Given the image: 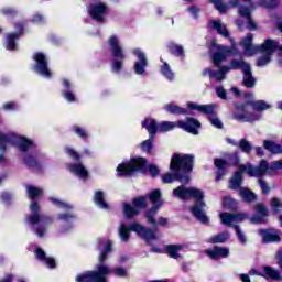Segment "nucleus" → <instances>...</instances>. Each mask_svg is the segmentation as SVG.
<instances>
[{
  "mask_svg": "<svg viewBox=\"0 0 282 282\" xmlns=\"http://www.w3.org/2000/svg\"><path fill=\"white\" fill-rule=\"evenodd\" d=\"M263 147L271 153H282V144L274 142V140H263Z\"/></svg>",
  "mask_w": 282,
  "mask_h": 282,
  "instance_id": "obj_37",
  "label": "nucleus"
},
{
  "mask_svg": "<svg viewBox=\"0 0 282 282\" xmlns=\"http://www.w3.org/2000/svg\"><path fill=\"white\" fill-rule=\"evenodd\" d=\"M109 11V7L105 2H97L89 4L88 13L93 20H96V22L104 23L106 18V13Z\"/></svg>",
  "mask_w": 282,
  "mask_h": 282,
  "instance_id": "obj_14",
  "label": "nucleus"
},
{
  "mask_svg": "<svg viewBox=\"0 0 282 282\" xmlns=\"http://www.w3.org/2000/svg\"><path fill=\"white\" fill-rule=\"evenodd\" d=\"M32 59L34 62L32 69L37 75H42L45 79H52L53 73L50 68V62L47 55L43 52L33 53Z\"/></svg>",
  "mask_w": 282,
  "mask_h": 282,
  "instance_id": "obj_10",
  "label": "nucleus"
},
{
  "mask_svg": "<svg viewBox=\"0 0 282 282\" xmlns=\"http://www.w3.org/2000/svg\"><path fill=\"white\" fill-rule=\"evenodd\" d=\"M254 210H256V212L260 215V217H262V218H263V217H268V215H269V210H268L265 204H262V203L256 204Z\"/></svg>",
  "mask_w": 282,
  "mask_h": 282,
  "instance_id": "obj_53",
  "label": "nucleus"
},
{
  "mask_svg": "<svg viewBox=\"0 0 282 282\" xmlns=\"http://www.w3.org/2000/svg\"><path fill=\"white\" fill-rule=\"evenodd\" d=\"M239 195L243 202H247L248 204H252V202H256L258 199V195L253 193L250 188H247L245 186H240L239 188Z\"/></svg>",
  "mask_w": 282,
  "mask_h": 282,
  "instance_id": "obj_32",
  "label": "nucleus"
},
{
  "mask_svg": "<svg viewBox=\"0 0 282 282\" xmlns=\"http://www.w3.org/2000/svg\"><path fill=\"white\" fill-rule=\"evenodd\" d=\"M18 44H17V34L14 33H9L7 36V50L8 51H17Z\"/></svg>",
  "mask_w": 282,
  "mask_h": 282,
  "instance_id": "obj_45",
  "label": "nucleus"
},
{
  "mask_svg": "<svg viewBox=\"0 0 282 282\" xmlns=\"http://www.w3.org/2000/svg\"><path fill=\"white\" fill-rule=\"evenodd\" d=\"M238 112L234 113L235 120H239V122H256V120H260V115H256V112H246L247 104H237L235 106Z\"/></svg>",
  "mask_w": 282,
  "mask_h": 282,
  "instance_id": "obj_13",
  "label": "nucleus"
},
{
  "mask_svg": "<svg viewBox=\"0 0 282 282\" xmlns=\"http://www.w3.org/2000/svg\"><path fill=\"white\" fill-rule=\"evenodd\" d=\"M256 48H258L257 53H264V55L258 57L257 66H267L268 64H270L273 53L278 51L279 42L272 40L271 37H268L262 44L256 46Z\"/></svg>",
  "mask_w": 282,
  "mask_h": 282,
  "instance_id": "obj_9",
  "label": "nucleus"
},
{
  "mask_svg": "<svg viewBox=\"0 0 282 282\" xmlns=\"http://www.w3.org/2000/svg\"><path fill=\"white\" fill-rule=\"evenodd\" d=\"M69 169L75 173V175H78V177H82L83 180H86L89 175L87 169L82 164V162L78 164H70Z\"/></svg>",
  "mask_w": 282,
  "mask_h": 282,
  "instance_id": "obj_36",
  "label": "nucleus"
},
{
  "mask_svg": "<svg viewBox=\"0 0 282 282\" xmlns=\"http://www.w3.org/2000/svg\"><path fill=\"white\" fill-rule=\"evenodd\" d=\"M167 52L175 57H185V48L182 44L175 42H169Z\"/></svg>",
  "mask_w": 282,
  "mask_h": 282,
  "instance_id": "obj_34",
  "label": "nucleus"
},
{
  "mask_svg": "<svg viewBox=\"0 0 282 282\" xmlns=\"http://www.w3.org/2000/svg\"><path fill=\"white\" fill-rule=\"evenodd\" d=\"M205 254L212 261H219V259H227L230 254L229 247L214 246L212 249H205Z\"/></svg>",
  "mask_w": 282,
  "mask_h": 282,
  "instance_id": "obj_17",
  "label": "nucleus"
},
{
  "mask_svg": "<svg viewBox=\"0 0 282 282\" xmlns=\"http://www.w3.org/2000/svg\"><path fill=\"white\" fill-rule=\"evenodd\" d=\"M234 229L236 231L237 238L240 241V243H242V246H246L248 240H247L246 235H243L240 226H234Z\"/></svg>",
  "mask_w": 282,
  "mask_h": 282,
  "instance_id": "obj_54",
  "label": "nucleus"
},
{
  "mask_svg": "<svg viewBox=\"0 0 282 282\" xmlns=\"http://www.w3.org/2000/svg\"><path fill=\"white\" fill-rule=\"evenodd\" d=\"M176 124L181 129H184V131L193 133L194 135L199 133V128L202 127V122L194 119V117H187L186 121H177Z\"/></svg>",
  "mask_w": 282,
  "mask_h": 282,
  "instance_id": "obj_19",
  "label": "nucleus"
},
{
  "mask_svg": "<svg viewBox=\"0 0 282 282\" xmlns=\"http://www.w3.org/2000/svg\"><path fill=\"white\" fill-rule=\"evenodd\" d=\"M270 164L268 160H260L258 166H253V164H248V173L250 177L258 176L259 180L265 175L267 171H269Z\"/></svg>",
  "mask_w": 282,
  "mask_h": 282,
  "instance_id": "obj_20",
  "label": "nucleus"
},
{
  "mask_svg": "<svg viewBox=\"0 0 282 282\" xmlns=\"http://www.w3.org/2000/svg\"><path fill=\"white\" fill-rule=\"evenodd\" d=\"M187 108L189 109H197V111H202V113H208L209 115V122L217 127L218 129H223L224 122L216 117L215 106L214 104H209L206 106H198V104L189 102L187 104Z\"/></svg>",
  "mask_w": 282,
  "mask_h": 282,
  "instance_id": "obj_11",
  "label": "nucleus"
},
{
  "mask_svg": "<svg viewBox=\"0 0 282 282\" xmlns=\"http://www.w3.org/2000/svg\"><path fill=\"white\" fill-rule=\"evenodd\" d=\"M259 185H260V188H261L263 195H269L271 193V187L265 182V180L260 178L259 180Z\"/></svg>",
  "mask_w": 282,
  "mask_h": 282,
  "instance_id": "obj_57",
  "label": "nucleus"
},
{
  "mask_svg": "<svg viewBox=\"0 0 282 282\" xmlns=\"http://www.w3.org/2000/svg\"><path fill=\"white\" fill-rule=\"evenodd\" d=\"M26 193L28 197L31 199L30 210L31 215L26 217L28 224L31 226H36L39 224H53L52 217H47L45 215H41V206L39 202H36L37 197H42L43 191L39 188V186H34L33 184H26Z\"/></svg>",
  "mask_w": 282,
  "mask_h": 282,
  "instance_id": "obj_4",
  "label": "nucleus"
},
{
  "mask_svg": "<svg viewBox=\"0 0 282 282\" xmlns=\"http://www.w3.org/2000/svg\"><path fill=\"white\" fill-rule=\"evenodd\" d=\"M248 29L250 31H256L258 29V24L252 18V12L250 8H249V17H248Z\"/></svg>",
  "mask_w": 282,
  "mask_h": 282,
  "instance_id": "obj_58",
  "label": "nucleus"
},
{
  "mask_svg": "<svg viewBox=\"0 0 282 282\" xmlns=\"http://www.w3.org/2000/svg\"><path fill=\"white\" fill-rule=\"evenodd\" d=\"M240 44L247 57H253V55H257L259 48L253 45V33H247V35L242 37Z\"/></svg>",
  "mask_w": 282,
  "mask_h": 282,
  "instance_id": "obj_21",
  "label": "nucleus"
},
{
  "mask_svg": "<svg viewBox=\"0 0 282 282\" xmlns=\"http://www.w3.org/2000/svg\"><path fill=\"white\" fill-rule=\"evenodd\" d=\"M161 73L170 82H173V79L175 78V74L173 73V70H171V66L167 62H163L161 66Z\"/></svg>",
  "mask_w": 282,
  "mask_h": 282,
  "instance_id": "obj_42",
  "label": "nucleus"
},
{
  "mask_svg": "<svg viewBox=\"0 0 282 282\" xmlns=\"http://www.w3.org/2000/svg\"><path fill=\"white\" fill-rule=\"evenodd\" d=\"M229 70H232L230 68V62L228 66H221L219 70H213V68H205L203 70V77H207L209 75V79H216L217 82H223L226 77V73H229Z\"/></svg>",
  "mask_w": 282,
  "mask_h": 282,
  "instance_id": "obj_23",
  "label": "nucleus"
},
{
  "mask_svg": "<svg viewBox=\"0 0 282 282\" xmlns=\"http://www.w3.org/2000/svg\"><path fill=\"white\" fill-rule=\"evenodd\" d=\"M148 197L150 203L152 204V208L144 209V217L148 221V224H152L153 226H156L158 221L155 219V215H158L160 208L163 206L164 202L162 199V193L160 188H154L150 193H148Z\"/></svg>",
  "mask_w": 282,
  "mask_h": 282,
  "instance_id": "obj_8",
  "label": "nucleus"
},
{
  "mask_svg": "<svg viewBox=\"0 0 282 282\" xmlns=\"http://www.w3.org/2000/svg\"><path fill=\"white\" fill-rule=\"evenodd\" d=\"M271 208H273L274 213H278L279 208H282V203L280 202L279 197H272Z\"/></svg>",
  "mask_w": 282,
  "mask_h": 282,
  "instance_id": "obj_62",
  "label": "nucleus"
},
{
  "mask_svg": "<svg viewBox=\"0 0 282 282\" xmlns=\"http://www.w3.org/2000/svg\"><path fill=\"white\" fill-rule=\"evenodd\" d=\"M243 67H245V59H230V68L231 70H242L243 73Z\"/></svg>",
  "mask_w": 282,
  "mask_h": 282,
  "instance_id": "obj_49",
  "label": "nucleus"
},
{
  "mask_svg": "<svg viewBox=\"0 0 282 282\" xmlns=\"http://www.w3.org/2000/svg\"><path fill=\"white\" fill-rule=\"evenodd\" d=\"M164 109L169 111V113H175V116H182V113H188L187 108H181V106H176L175 104H167L164 106Z\"/></svg>",
  "mask_w": 282,
  "mask_h": 282,
  "instance_id": "obj_40",
  "label": "nucleus"
},
{
  "mask_svg": "<svg viewBox=\"0 0 282 282\" xmlns=\"http://www.w3.org/2000/svg\"><path fill=\"white\" fill-rule=\"evenodd\" d=\"M113 250L112 241H107L104 249L99 253V264H96L95 269L84 271L76 275V282H109L108 275L111 273L109 264H105L109 254Z\"/></svg>",
  "mask_w": 282,
  "mask_h": 282,
  "instance_id": "obj_2",
  "label": "nucleus"
},
{
  "mask_svg": "<svg viewBox=\"0 0 282 282\" xmlns=\"http://www.w3.org/2000/svg\"><path fill=\"white\" fill-rule=\"evenodd\" d=\"M243 173H247L248 175H250L249 165L247 166L246 164H241L239 162L238 171H235L232 177L230 178V184H231L230 188L236 191L237 188L241 187V184L243 182Z\"/></svg>",
  "mask_w": 282,
  "mask_h": 282,
  "instance_id": "obj_16",
  "label": "nucleus"
},
{
  "mask_svg": "<svg viewBox=\"0 0 282 282\" xmlns=\"http://www.w3.org/2000/svg\"><path fill=\"white\" fill-rule=\"evenodd\" d=\"M212 29H215L219 35H224V37H230V33L226 26V24H221L220 20H213Z\"/></svg>",
  "mask_w": 282,
  "mask_h": 282,
  "instance_id": "obj_38",
  "label": "nucleus"
},
{
  "mask_svg": "<svg viewBox=\"0 0 282 282\" xmlns=\"http://www.w3.org/2000/svg\"><path fill=\"white\" fill-rule=\"evenodd\" d=\"M214 164L217 167L216 180H223L224 175L227 173L226 166L229 164L228 160H225L224 158H215Z\"/></svg>",
  "mask_w": 282,
  "mask_h": 282,
  "instance_id": "obj_29",
  "label": "nucleus"
},
{
  "mask_svg": "<svg viewBox=\"0 0 282 282\" xmlns=\"http://www.w3.org/2000/svg\"><path fill=\"white\" fill-rule=\"evenodd\" d=\"M243 79H242V85L245 88H254L257 84L256 77H253L251 64L248 62L243 61Z\"/></svg>",
  "mask_w": 282,
  "mask_h": 282,
  "instance_id": "obj_24",
  "label": "nucleus"
},
{
  "mask_svg": "<svg viewBox=\"0 0 282 282\" xmlns=\"http://www.w3.org/2000/svg\"><path fill=\"white\" fill-rule=\"evenodd\" d=\"M108 44L110 46V55L113 58L111 62V69L113 73H120L123 68L126 51L123 46H121L120 40L117 35H110Z\"/></svg>",
  "mask_w": 282,
  "mask_h": 282,
  "instance_id": "obj_6",
  "label": "nucleus"
},
{
  "mask_svg": "<svg viewBox=\"0 0 282 282\" xmlns=\"http://www.w3.org/2000/svg\"><path fill=\"white\" fill-rule=\"evenodd\" d=\"M63 86L64 90H62V97H64L68 104H74L76 101V95L69 79H63Z\"/></svg>",
  "mask_w": 282,
  "mask_h": 282,
  "instance_id": "obj_28",
  "label": "nucleus"
},
{
  "mask_svg": "<svg viewBox=\"0 0 282 282\" xmlns=\"http://www.w3.org/2000/svg\"><path fill=\"white\" fill-rule=\"evenodd\" d=\"M23 162L28 166V169H33L34 171H43L42 162H40L39 158H36V155H33L32 153H26L23 156Z\"/></svg>",
  "mask_w": 282,
  "mask_h": 282,
  "instance_id": "obj_27",
  "label": "nucleus"
},
{
  "mask_svg": "<svg viewBox=\"0 0 282 282\" xmlns=\"http://www.w3.org/2000/svg\"><path fill=\"white\" fill-rule=\"evenodd\" d=\"M1 122L2 121L0 119V124ZM11 141H12L11 135H9L8 133H2L0 131V151L2 152L0 153V162H4L6 160L4 153L7 152V149H8L7 144Z\"/></svg>",
  "mask_w": 282,
  "mask_h": 282,
  "instance_id": "obj_33",
  "label": "nucleus"
},
{
  "mask_svg": "<svg viewBox=\"0 0 282 282\" xmlns=\"http://www.w3.org/2000/svg\"><path fill=\"white\" fill-rule=\"evenodd\" d=\"M73 131L75 133H77V135H79V138H83V139L88 138V133H87L86 129H84L83 127H79V124H74Z\"/></svg>",
  "mask_w": 282,
  "mask_h": 282,
  "instance_id": "obj_56",
  "label": "nucleus"
},
{
  "mask_svg": "<svg viewBox=\"0 0 282 282\" xmlns=\"http://www.w3.org/2000/svg\"><path fill=\"white\" fill-rule=\"evenodd\" d=\"M259 235L263 245L281 243V235L275 228H260Z\"/></svg>",
  "mask_w": 282,
  "mask_h": 282,
  "instance_id": "obj_15",
  "label": "nucleus"
},
{
  "mask_svg": "<svg viewBox=\"0 0 282 282\" xmlns=\"http://www.w3.org/2000/svg\"><path fill=\"white\" fill-rule=\"evenodd\" d=\"M153 147H154V144H153L152 139H151V137L149 134L148 140H143L141 142V150L145 151L147 153H152Z\"/></svg>",
  "mask_w": 282,
  "mask_h": 282,
  "instance_id": "obj_50",
  "label": "nucleus"
},
{
  "mask_svg": "<svg viewBox=\"0 0 282 282\" xmlns=\"http://www.w3.org/2000/svg\"><path fill=\"white\" fill-rule=\"evenodd\" d=\"M245 101H246V108L250 106L254 111H264V109H270L271 106L270 104H267V101L259 100V101H253V93H245L243 95Z\"/></svg>",
  "mask_w": 282,
  "mask_h": 282,
  "instance_id": "obj_22",
  "label": "nucleus"
},
{
  "mask_svg": "<svg viewBox=\"0 0 282 282\" xmlns=\"http://www.w3.org/2000/svg\"><path fill=\"white\" fill-rule=\"evenodd\" d=\"M149 202L147 195H139L132 199V203H122V215L126 219H135L141 210L148 208Z\"/></svg>",
  "mask_w": 282,
  "mask_h": 282,
  "instance_id": "obj_7",
  "label": "nucleus"
},
{
  "mask_svg": "<svg viewBox=\"0 0 282 282\" xmlns=\"http://www.w3.org/2000/svg\"><path fill=\"white\" fill-rule=\"evenodd\" d=\"M263 271L265 275H269L272 280H282V275L278 269H274V267H271L269 264H265L263 267Z\"/></svg>",
  "mask_w": 282,
  "mask_h": 282,
  "instance_id": "obj_41",
  "label": "nucleus"
},
{
  "mask_svg": "<svg viewBox=\"0 0 282 282\" xmlns=\"http://www.w3.org/2000/svg\"><path fill=\"white\" fill-rule=\"evenodd\" d=\"M225 59H227V55L221 51H216V53L213 54V62L217 67H219L221 62H224Z\"/></svg>",
  "mask_w": 282,
  "mask_h": 282,
  "instance_id": "obj_47",
  "label": "nucleus"
},
{
  "mask_svg": "<svg viewBox=\"0 0 282 282\" xmlns=\"http://www.w3.org/2000/svg\"><path fill=\"white\" fill-rule=\"evenodd\" d=\"M133 54L138 57L134 62V73L137 75H144L145 68L149 66L148 57L141 48H134Z\"/></svg>",
  "mask_w": 282,
  "mask_h": 282,
  "instance_id": "obj_18",
  "label": "nucleus"
},
{
  "mask_svg": "<svg viewBox=\"0 0 282 282\" xmlns=\"http://www.w3.org/2000/svg\"><path fill=\"white\" fill-rule=\"evenodd\" d=\"M52 204L58 206V208H64L66 213H59L57 219L59 221H65L66 224H73L76 219L75 213H73L72 204H67L66 202H62L61 199H56L55 197H51Z\"/></svg>",
  "mask_w": 282,
  "mask_h": 282,
  "instance_id": "obj_12",
  "label": "nucleus"
},
{
  "mask_svg": "<svg viewBox=\"0 0 282 282\" xmlns=\"http://www.w3.org/2000/svg\"><path fill=\"white\" fill-rule=\"evenodd\" d=\"M181 250H183V246L181 245L165 246V253L170 259H181Z\"/></svg>",
  "mask_w": 282,
  "mask_h": 282,
  "instance_id": "obj_35",
  "label": "nucleus"
},
{
  "mask_svg": "<svg viewBox=\"0 0 282 282\" xmlns=\"http://www.w3.org/2000/svg\"><path fill=\"white\" fill-rule=\"evenodd\" d=\"M216 95L217 97H219V99H227V90H225L224 86H219L218 88H216Z\"/></svg>",
  "mask_w": 282,
  "mask_h": 282,
  "instance_id": "obj_64",
  "label": "nucleus"
},
{
  "mask_svg": "<svg viewBox=\"0 0 282 282\" xmlns=\"http://www.w3.org/2000/svg\"><path fill=\"white\" fill-rule=\"evenodd\" d=\"M259 4L265 9H275L279 7V0H259Z\"/></svg>",
  "mask_w": 282,
  "mask_h": 282,
  "instance_id": "obj_51",
  "label": "nucleus"
},
{
  "mask_svg": "<svg viewBox=\"0 0 282 282\" xmlns=\"http://www.w3.org/2000/svg\"><path fill=\"white\" fill-rule=\"evenodd\" d=\"M34 254H35L37 261L46 262V251H44V249H42V247H35Z\"/></svg>",
  "mask_w": 282,
  "mask_h": 282,
  "instance_id": "obj_55",
  "label": "nucleus"
},
{
  "mask_svg": "<svg viewBox=\"0 0 282 282\" xmlns=\"http://www.w3.org/2000/svg\"><path fill=\"white\" fill-rule=\"evenodd\" d=\"M229 239L228 232H219L218 235H214L210 237L209 242L210 243H226Z\"/></svg>",
  "mask_w": 282,
  "mask_h": 282,
  "instance_id": "obj_44",
  "label": "nucleus"
},
{
  "mask_svg": "<svg viewBox=\"0 0 282 282\" xmlns=\"http://www.w3.org/2000/svg\"><path fill=\"white\" fill-rule=\"evenodd\" d=\"M176 127V122L173 121H162L159 124V131H171Z\"/></svg>",
  "mask_w": 282,
  "mask_h": 282,
  "instance_id": "obj_52",
  "label": "nucleus"
},
{
  "mask_svg": "<svg viewBox=\"0 0 282 282\" xmlns=\"http://www.w3.org/2000/svg\"><path fill=\"white\" fill-rule=\"evenodd\" d=\"M10 138H11V142H13V144H17L19 150L22 151L23 153H26L29 149L34 147L33 140H31L30 138H26V135H17V137L10 135Z\"/></svg>",
  "mask_w": 282,
  "mask_h": 282,
  "instance_id": "obj_25",
  "label": "nucleus"
},
{
  "mask_svg": "<svg viewBox=\"0 0 282 282\" xmlns=\"http://www.w3.org/2000/svg\"><path fill=\"white\" fill-rule=\"evenodd\" d=\"M32 22L36 24H44L45 18L42 13H34L31 19Z\"/></svg>",
  "mask_w": 282,
  "mask_h": 282,
  "instance_id": "obj_63",
  "label": "nucleus"
},
{
  "mask_svg": "<svg viewBox=\"0 0 282 282\" xmlns=\"http://www.w3.org/2000/svg\"><path fill=\"white\" fill-rule=\"evenodd\" d=\"M227 162H228V166L229 165L238 166L239 162H240V158H239L238 151H232L231 153H228Z\"/></svg>",
  "mask_w": 282,
  "mask_h": 282,
  "instance_id": "obj_46",
  "label": "nucleus"
},
{
  "mask_svg": "<svg viewBox=\"0 0 282 282\" xmlns=\"http://www.w3.org/2000/svg\"><path fill=\"white\" fill-rule=\"evenodd\" d=\"M223 208H225V210H238L239 208V204L237 202V199H234L232 197L229 196H225L223 197Z\"/></svg>",
  "mask_w": 282,
  "mask_h": 282,
  "instance_id": "obj_39",
  "label": "nucleus"
},
{
  "mask_svg": "<svg viewBox=\"0 0 282 282\" xmlns=\"http://www.w3.org/2000/svg\"><path fill=\"white\" fill-rule=\"evenodd\" d=\"M131 232H135L137 236L140 237V239H143L148 246H151L152 241L158 240L156 230L153 228H148L147 226L138 223L129 224L128 226H126V224H121L119 236L122 241L128 242L131 237Z\"/></svg>",
  "mask_w": 282,
  "mask_h": 282,
  "instance_id": "obj_5",
  "label": "nucleus"
},
{
  "mask_svg": "<svg viewBox=\"0 0 282 282\" xmlns=\"http://www.w3.org/2000/svg\"><path fill=\"white\" fill-rule=\"evenodd\" d=\"M195 165V155L193 153H173L170 162L171 173H164L162 175L163 184H172L181 182V186H177L173 191L174 197H178L184 202H187L193 197L195 199L194 206L191 207V213L200 224H209V217H207L204 208L206 202H204V193L200 188L187 187L185 184L191 182V173Z\"/></svg>",
  "mask_w": 282,
  "mask_h": 282,
  "instance_id": "obj_1",
  "label": "nucleus"
},
{
  "mask_svg": "<svg viewBox=\"0 0 282 282\" xmlns=\"http://www.w3.org/2000/svg\"><path fill=\"white\" fill-rule=\"evenodd\" d=\"M238 7V13L241 15V18H246L247 24L249 23V15H250V7H247L246 4H237Z\"/></svg>",
  "mask_w": 282,
  "mask_h": 282,
  "instance_id": "obj_48",
  "label": "nucleus"
},
{
  "mask_svg": "<svg viewBox=\"0 0 282 282\" xmlns=\"http://www.w3.org/2000/svg\"><path fill=\"white\" fill-rule=\"evenodd\" d=\"M210 2H213V4H215V8L218 9V11H227V4H225V2H223V0H210Z\"/></svg>",
  "mask_w": 282,
  "mask_h": 282,
  "instance_id": "obj_61",
  "label": "nucleus"
},
{
  "mask_svg": "<svg viewBox=\"0 0 282 282\" xmlns=\"http://www.w3.org/2000/svg\"><path fill=\"white\" fill-rule=\"evenodd\" d=\"M227 141L229 142V144H234V147H239L243 153H251L253 149L251 142H249L247 138H241L239 142H236V140H232V138H228Z\"/></svg>",
  "mask_w": 282,
  "mask_h": 282,
  "instance_id": "obj_31",
  "label": "nucleus"
},
{
  "mask_svg": "<svg viewBox=\"0 0 282 282\" xmlns=\"http://www.w3.org/2000/svg\"><path fill=\"white\" fill-rule=\"evenodd\" d=\"M95 204L100 208H109V204L105 200V194L102 191H96L95 193Z\"/></svg>",
  "mask_w": 282,
  "mask_h": 282,
  "instance_id": "obj_43",
  "label": "nucleus"
},
{
  "mask_svg": "<svg viewBox=\"0 0 282 282\" xmlns=\"http://www.w3.org/2000/svg\"><path fill=\"white\" fill-rule=\"evenodd\" d=\"M2 108L6 109V111H17L19 106L15 101H8L7 104H3Z\"/></svg>",
  "mask_w": 282,
  "mask_h": 282,
  "instance_id": "obj_60",
  "label": "nucleus"
},
{
  "mask_svg": "<svg viewBox=\"0 0 282 282\" xmlns=\"http://www.w3.org/2000/svg\"><path fill=\"white\" fill-rule=\"evenodd\" d=\"M66 153H68V155H70V158H73L76 162H79L80 155L78 151H76L72 147H66Z\"/></svg>",
  "mask_w": 282,
  "mask_h": 282,
  "instance_id": "obj_59",
  "label": "nucleus"
},
{
  "mask_svg": "<svg viewBox=\"0 0 282 282\" xmlns=\"http://www.w3.org/2000/svg\"><path fill=\"white\" fill-rule=\"evenodd\" d=\"M141 124L149 131L151 142L153 143V140L160 129V124H158V121H155V119H144Z\"/></svg>",
  "mask_w": 282,
  "mask_h": 282,
  "instance_id": "obj_30",
  "label": "nucleus"
},
{
  "mask_svg": "<svg viewBox=\"0 0 282 282\" xmlns=\"http://www.w3.org/2000/svg\"><path fill=\"white\" fill-rule=\"evenodd\" d=\"M147 174L150 173L151 177H158L160 175V169L156 164H149L147 158L137 156L130 158L128 162H120L117 166V175L121 177H129L134 175L135 173Z\"/></svg>",
  "mask_w": 282,
  "mask_h": 282,
  "instance_id": "obj_3",
  "label": "nucleus"
},
{
  "mask_svg": "<svg viewBox=\"0 0 282 282\" xmlns=\"http://www.w3.org/2000/svg\"><path fill=\"white\" fill-rule=\"evenodd\" d=\"M246 215L243 213H221L220 219L225 226H231L234 221H245Z\"/></svg>",
  "mask_w": 282,
  "mask_h": 282,
  "instance_id": "obj_26",
  "label": "nucleus"
}]
</instances>
